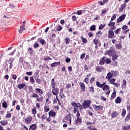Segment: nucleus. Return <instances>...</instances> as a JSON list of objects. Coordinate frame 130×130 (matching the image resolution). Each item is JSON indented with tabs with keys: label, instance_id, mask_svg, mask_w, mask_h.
Listing matches in <instances>:
<instances>
[{
	"label": "nucleus",
	"instance_id": "obj_1",
	"mask_svg": "<svg viewBox=\"0 0 130 130\" xmlns=\"http://www.w3.org/2000/svg\"><path fill=\"white\" fill-rule=\"evenodd\" d=\"M102 89L105 91V94L109 95L110 94V87L106 84V82L102 84Z\"/></svg>",
	"mask_w": 130,
	"mask_h": 130
},
{
	"label": "nucleus",
	"instance_id": "obj_2",
	"mask_svg": "<svg viewBox=\"0 0 130 130\" xmlns=\"http://www.w3.org/2000/svg\"><path fill=\"white\" fill-rule=\"evenodd\" d=\"M105 53L106 55H109V56H112L113 55V54H115V53H116V52L115 51V50H114V47L111 46L110 47V50H108L106 51Z\"/></svg>",
	"mask_w": 130,
	"mask_h": 130
},
{
	"label": "nucleus",
	"instance_id": "obj_3",
	"mask_svg": "<svg viewBox=\"0 0 130 130\" xmlns=\"http://www.w3.org/2000/svg\"><path fill=\"white\" fill-rule=\"evenodd\" d=\"M76 117L77 119L75 120V125H80V123H82V117H81V114L79 112H77Z\"/></svg>",
	"mask_w": 130,
	"mask_h": 130
},
{
	"label": "nucleus",
	"instance_id": "obj_4",
	"mask_svg": "<svg viewBox=\"0 0 130 130\" xmlns=\"http://www.w3.org/2000/svg\"><path fill=\"white\" fill-rule=\"evenodd\" d=\"M90 104H91V100H85L83 102L82 105L86 109L90 107Z\"/></svg>",
	"mask_w": 130,
	"mask_h": 130
},
{
	"label": "nucleus",
	"instance_id": "obj_5",
	"mask_svg": "<svg viewBox=\"0 0 130 130\" xmlns=\"http://www.w3.org/2000/svg\"><path fill=\"white\" fill-rule=\"evenodd\" d=\"M66 121H64L65 122H67V123H69L70 125L72 124V116H71V115L68 114L66 116Z\"/></svg>",
	"mask_w": 130,
	"mask_h": 130
},
{
	"label": "nucleus",
	"instance_id": "obj_6",
	"mask_svg": "<svg viewBox=\"0 0 130 130\" xmlns=\"http://www.w3.org/2000/svg\"><path fill=\"white\" fill-rule=\"evenodd\" d=\"M125 17H126L125 14L120 16L117 19V23H120V22L123 21L125 19Z\"/></svg>",
	"mask_w": 130,
	"mask_h": 130
},
{
	"label": "nucleus",
	"instance_id": "obj_7",
	"mask_svg": "<svg viewBox=\"0 0 130 130\" xmlns=\"http://www.w3.org/2000/svg\"><path fill=\"white\" fill-rule=\"evenodd\" d=\"M126 7V4L123 3L121 5L120 8H119V13H122L123 12V10L125 9Z\"/></svg>",
	"mask_w": 130,
	"mask_h": 130
},
{
	"label": "nucleus",
	"instance_id": "obj_8",
	"mask_svg": "<svg viewBox=\"0 0 130 130\" xmlns=\"http://www.w3.org/2000/svg\"><path fill=\"white\" fill-rule=\"evenodd\" d=\"M59 92V89L57 87H54V88H53L52 90V93L53 95H57Z\"/></svg>",
	"mask_w": 130,
	"mask_h": 130
},
{
	"label": "nucleus",
	"instance_id": "obj_9",
	"mask_svg": "<svg viewBox=\"0 0 130 130\" xmlns=\"http://www.w3.org/2000/svg\"><path fill=\"white\" fill-rule=\"evenodd\" d=\"M93 109L95 111H97L98 110H100V109H103V106L100 105V106H97L96 105H93Z\"/></svg>",
	"mask_w": 130,
	"mask_h": 130
},
{
	"label": "nucleus",
	"instance_id": "obj_10",
	"mask_svg": "<svg viewBox=\"0 0 130 130\" xmlns=\"http://www.w3.org/2000/svg\"><path fill=\"white\" fill-rule=\"evenodd\" d=\"M108 34V38H109L110 39H112V38H113V36H114V32H113V30H109Z\"/></svg>",
	"mask_w": 130,
	"mask_h": 130
},
{
	"label": "nucleus",
	"instance_id": "obj_11",
	"mask_svg": "<svg viewBox=\"0 0 130 130\" xmlns=\"http://www.w3.org/2000/svg\"><path fill=\"white\" fill-rule=\"evenodd\" d=\"M80 88L81 92H85L86 90V87H85V84L84 83L80 82Z\"/></svg>",
	"mask_w": 130,
	"mask_h": 130
},
{
	"label": "nucleus",
	"instance_id": "obj_12",
	"mask_svg": "<svg viewBox=\"0 0 130 130\" xmlns=\"http://www.w3.org/2000/svg\"><path fill=\"white\" fill-rule=\"evenodd\" d=\"M106 57L104 56L103 57L101 58L100 60V66H103L104 63H105V58Z\"/></svg>",
	"mask_w": 130,
	"mask_h": 130
},
{
	"label": "nucleus",
	"instance_id": "obj_13",
	"mask_svg": "<svg viewBox=\"0 0 130 130\" xmlns=\"http://www.w3.org/2000/svg\"><path fill=\"white\" fill-rule=\"evenodd\" d=\"M57 66H60V62H54L51 64V67L52 68H55V67H57Z\"/></svg>",
	"mask_w": 130,
	"mask_h": 130
},
{
	"label": "nucleus",
	"instance_id": "obj_14",
	"mask_svg": "<svg viewBox=\"0 0 130 130\" xmlns=\"http://www.w3.org/2000/svg\"><path fill=\"white\" fill-rule=\"evenodd\" d=\"M24 120L27 124H29V123H31V121H32V117H28L27 118H25Z\"/></svg>",
	"mask_w": 130,
	"mask_h": 130
},
{
	"label": "nucleus",
	"instance_id": "obj_15",
	"mask_svg": "<svg viewBox=\"0 0 130 130\" xmlns=\"http://www.w3.org/2000/svg\"><path fill=\"white\" fill-rule=\"evenodd\" d=\"M113 77V74H112L111 72H109L106 76V79H107L108 81H109V80H110V79H111V78H112Z\"/></svg>",
	"mask_w": 130,
	"mask_h": 130
},
{
	"label": "nucleus",
	"instance_id": "obj_16",
	"mask_svg": "<svg viewBox=\"0 0 130 130\" xmlns=\"http://www.w3.org/2000/svg\"><path fill=\"white\" fill-rule=\"evenodd\" d=\"M49 115L50 116H51L52 117H54L55 115H56V113H55V112L53 111V110H51L49 112Z\"/></svg>",
	"mask_w": 130,
	"mask_h": 130
},
{
	"label": "nucleus",
	"instance_id": "obj_17",
	"mask_svg": "<svg viewBox=\"0 0 130 130\" xmlns=\"http://www.w3.org/2000/svg\"><path fill=\"white\" fill-rule=\"evenodd\" d=\"M38 42L41 43L42 45H44V44H45V40H44L43 39L38 38Z\"/></svg>",
	"mask_w": 130,
	"mask_h": 130
},
{
	"label": "nucleus",
	"instance_id": "obj_18",
	"mask_svg": "<svg viewBox=\"0 0 130 130\" xmlns=\"http://www.w3.org/2000/svg\"><path fill=\"white\" fill-rule=\"evenodd\" d=\"M51 85L52 88H53V89L55 88V86L56 85V83H55V82H54V78H53L51 80Z\"/></svg>",
	"mask_w": 130,
	"mask_h": 130
},
{
	"label": "nucleus",
	"instance_id": "obj_19",
	"mask_svg": "<svg viewBox=\"0 0 130 130\" xmlns=\"http://www.w3.org/2000/svg\"><path fill=\"white\" fill-rule=\"evenodd\" d=\"M36 127H37V125L36 124H32L29 126V130H36Z\"/></svg>",
	"mask_w": 130,
	"mask_h": 130
},
{
	"label": "nucleus",
	"instance_id": "obj_20",
	"mask_svg": "<svg viewBox=\"0 0 130 130\" xmlns=\"http://www.w3.org/2000/svg\"><path fill=\"white\" fill-rule=\"evenodd\" d=\"M118 115V113L116 111H114V112H113L111 114V117L112 118H115L116 117V116H117Z\"/></svg>",
	"mask_w": 130,
	"mask_h": 130
},
{
	"label": "nucleus",
	"instance_id": "obj_21",
	"mask_svg": "<svg viewBox=\"0 0 130 130\" xmlns=\"http://www.w3.org/2000/svg\"><path fill=\"white\" fill-rule=\"evenodd\" d=\"M126 88V80H123L122 84V89H125Z\"/></svg>",
	"mask_w": 130,
	"mask_h": 130
},
{
	"label": "nucleus",
	"instance_id": "obj_22",
	"mask_svg": "<svg viewBox=\"0 0 130 130\" xmlns=\"http://www.w3.org/2000/svg\"><path fill=\"white\" fill-rule=\"evenodd\" d=\"M25 86H26V84L25 83H22V84H20L17 86V88L18 89H20V90H21V89H23V88H24Z\"/></svg>",
	"mask_w": 130,
	"mask_h": 130
},
{
	"label": "nucleus",
	"instance_id": "obj_23",
	"mask_svg": "<svg viewBox=\"0 0 130 130\" xmlns=\"http://www.w3.org/2000/svg\"><path fill=\"white\" fill-rule=\"evenodd\" d=\"M120 102H121V98L120 96L117 97L115 99V103L118 104L119 103H120Z\"/></svg>",
	"mask_w": 130,
	"mask_h": 130
},
{
	"label": "nucleus",
	"instance_id": "obj_24",
	"mask_svg": "<svg viewBox=\"0 0 130 130\" xmlns=\"http://www.w3.org/2000/svg\"><path fill=\"white\" fill-rule=\"evenodd\" d=\"M115 97H116V92L114 90L111 96V100H113Z\"/></svg>",
	"mask_w": 130,
	"mask_h": 130
},
{
	"label": "nucleus",
	"instance_id": "obj_25",
	"mask_svg": "<svg viewBox=\"0 0 130 130\" xmlns=\"http://www.w3.org/2000/svg\"><path fill=\"white\" fill-rule=\"evenodd\" d=\"M87 11L86 10H79L76 12L77 15H82L83 13H86Z\"/></svg>",
	"mask_w": 130,
	"mask_h": 130
},
{
	"label": "nucleus",
	"instance_id": "obj_26",
	"mask_svg": "<svg viewBox=\"0 0 130 130\" xmlns=\"http://www.w3.org/2000/svg\"><path fill=\"white\" fill-rule=\"evenodd\" d=\"M112 56V60L113 61H115L116 59H117V57H118V55L114 54Z\"/></svg>",
	"mask_w": 130,
	"mask_h": 130
},
{
	"label": "nucleus",
	"instance_id": "obj_27",
	"mask_svg": "<svg viewBox=\"0 0 130 130\" xmlns=\"http://www.w3.org/2000/svg\"><path fill=\"white\" fill-rule=\"evenodd\" d=\"M8 61L9 64H13V63L15 61V58L13 57L10 58Z\"/></svg>",
	"mask_w": 130,
	"mask_h": 130
},
{
	"label": "nucleus",
	"instance_id": "obj_28",
	"mask_svg": "<svg viewBox=\"0 0 130 130\" xmlns=\"http://www.w3.org/2000/svg\"><path fill=\"white\" fill-rule=\"evenodd\" d=\"M103 69H104V68H103L102 67L98 66L96 68V72H102V71H103Z\"/></svg>",
	"mask_w": 130,
	"mask_h": 130
},
{
	"label": "nucleus",
	"instance_id": "obj_29",
	"mask_svg": "<svg viewBox=\"0 0 130 130\" xmlns=\"http://www.w3.org/2000/svg\"><path fill=\"white\" fill-rule=\"evenodd\" d=\"M122 130H130V125H125L122 127Z\"/></svg>",
	"mask_w": 130,
	"mask_h": 130
},
{
	"label": "nucleus",
	"instance_id": "obj_30",
	"mask_svg": "<svg viewBox=\"0 0 130 130\" xmlns=\"http://www.w3.org/2000/svg\"><path fill=\"white\" fill-rule=\"evenodd\" d=\"M36 93H39V94H43V91L40 88H36Z\"/></svg>",
	"mask_w": 130,
	"mask_h": 130
},
{
	"label": "nucleus",
	"instance_id": "obj_31",
	"mask_svg": "<svg viewBox=\"0 0 130 130\" xmlns=\"http://www.w3.org/2000/svg\"><path fill=\"white\" fill-rule=\"evenodd\" d=\"M111 73L113 75V76H114V77H116L118 75V73L116 71H115L114 70H112Z\"/></svg>",
	"mask_w": 130,
	"mask_h": 130
},
{
	"label": "nucleus",
	"instance_id": "obj_32",
	"mask_svg": "<svg viewBox=\"0 0 130 130\" xmlns=\"http://www.w3.org/2000/svg\"><path fill=\"white\" fill-rule=\"evenodd\" d=\"M0 123L3 125H7L8 122L7 120H2L0 121Z\"/></svg>",
	"mask_w": 130,
	"mask_h": 130
},
{
	"label": "nucleus",
	"instance_id": "obj_33",
	"mask_svg": "<svg viewBox=\"0 0 130 130\" xmlns=\"http://www.w3.org/2000/svg\"><path fill=\"white\" fill-rule=\"evenodd\" d=\"M81 39L82 40L83 43H87V42H88V41L87 40V39L84 38L83 36H81Z\"/></svg>",
	"mask_w": 130,
	"mask_h": 130
},
{
	"label": "nucleus",
	"instance_id": "obj_34",
	"mask_svg": "<svg viewBox=\"0 0 130 130\" xmlns=\"http://www.w3.org/2000/svg\"><path fill=\"white\" fill-rule=\"evenodd\" d=\"M50 109H49V107L46 106L44 107V112H48V111H49Z\"/></svg>",
	"mask_w": 130,
	"mask_h": 130
},
{
	"label": "nucleus",
	"instance_id": "obj_35",
	"mask_svg": "<svg viewBox=\"0 0 130 130\" xmlns=\"http://www.w3.org/2000/svg\"><path fill=\"white\" fill-rule=\"evenodd\" d=\"M105 63L107 64H109L110 63H111V59L107 58L106 59H105Z\"/></svg>",
	"mask_w": 130,
	"mask_h": 130
},
{
	"label": "nucleus",
	"instance_id": "obj_36",
	"mask_svg": "<svg viewBox=\"0 0 130 130\" xmlns=\"http://www.w3.org/2000/svg\"><path fill=\"white\" fill-rule=\"evenodd\" d=\"M27 52L29 54H32L33 53V48H29L27 49Z\"/></svg>",
	"mask_w": 130,
	"mask_h": 130
},
{
	"label": "nucleus",
	"instance_id": "obj_37",
	"mask_svg": "<svg viewBox=\"0 0 130 130\" xmlns=\"http://www.w3.org/2000/svg\"><path fill=\"white\" fill-rule=\"evenodd\" d=\"M25 30V26L24 25H22L20 26V29L19 30V33H22L23 31Z\"/></svg>",
	"mask_w": 130,
	"mask_h": 130
},
{
	"label": "nucleus",
	"instance_id": "obj_38",
	"mask_svg": "<svg viewBox=\"0 0 130 130\" xmlns=\"http://www.w3.org/2000/svg\"><path fill=\"white\" fill-rule=\"evenodd\" d=\"M88 90L89 92H91V93H94V92H95V91L94 90V86L89 87Z\"/></svg>",
	"mask_w": 130,
	"mask_h": 130
},
{
	"label": "nucleus",
	"instance_id": "obj_39",
	"mask_svg": "<svg viewBox=\"0 0 130 130\" xmlns=\"http://www.w3.org/2000/svg\"><path fill=\"white\" fill-rule=\"evenodd\" d=\"M116 48L117 49H120L121 47H122V46L121 45V44H115Z\"/></svg>",
	"mask_w": 130,
	"mask_h": 130
},
{
	"label": "nucleus",
	"instance_id": "obj_40",
	"mask_svg": "<svg viewBox=\"0 0 130 130\" xmlns=\"http://www.w3.org/2000/svg\"><path fill=\"white\" fill-rule=\"evenodd\" d=\"M90 31H95L96 30V25H92L90 27Z\"/></svg>",
	"mask_w": 130,
	"mask_h": 130
},
{
	"label": "nucleus",
	"instance_id": "obj_41",
	"mask_svg": "<svg viewBox=\"0 0 130 130\" xmlns=\"http://www.w3.org/2000/svg\"><path fill=\"white\" fill-rule=\"evenodd\" d=\"M126 113V110H125L124 109H123L121 113V115L122 117H124V116H125Z\"/></svg>",
	"mask_w": 130,
	"mask_h": 130
},
{
	"label": "nucleus",
	"instance_id": "obj_42",
	"mask_svg": "<svg viewBox=\"0 0 130 130\" xmlns=\"http://www.w3.org/2000/svg\"><path fill=\"white\" fill-rule=\"evenodd\" d=\"M121 31V28H117L116 30L114 31L115 34H119V32Z\"/></svg>",
	"mask_w": 130,
	"mask_h": 130
},
{
	"label": "nucleus",
	"instance_id": "obj_43",
	"mask_svg": "<svg viewBox=\"0 0 130 130\" xmlns=\"http://www.w3.org/2000/svg\"><path fill=\"white\" fill-rule=\"evenodd\" d=\"M44 60L46 61H48V60H52V59L50 56H47L44 58Z\"/></svg>",
	"mask_w": 130,
	"mask_h": 130
},
{
	"label": "nucleus",
	"instance_id": "obj_44",
	"mask_svg": "<svg viewBox=\"0 0 130 130\" xmlns=\"http://www.w3.org/2000/svg\"><path fill=\"white\" fill-rule=\"evenodd\" d=\"M130 119V112L127 115L126 117L125 118V120L126 121H128Z\"/></svg>",
	"mask_w": 130,
	"mask_h": 130
},
{
	"label": "nucleus",
	"instance_id": "obj_45",
	"mask_svg": "<svg viewBox=\"0 0 130 130\" xmlns=\"http://www.w3.org/2000/svg\"><path fill=\"white\" fill-rule=\"evenodd\" d=\"M35 80H36V82L37 84H40V83L41 82V79H40V78H38V77H35Z\"/></svg>",
	"mask_w": 130,
	"mask_h": 130
},
{
	"label": "nucleus",
	"instance_id": "obj_46",
	"mask_svg": "<svg viewBox=\"0 0 130 130\" xmlns=\"http://www.w3.org/2000/svg\"><path fill=\"white\" fill-rule=\"evenodd\" d=\"M2 107H3V108H7V107H8L7 102L5 101L2 103Z\"/></svg>",
	"mask_w": 130,
	"mask_h": 130
},
{
	"label": "nucleus",
	"instance_id": "obj_47",
	"mask_svg": "<svg viewBox=\"0 0 130 130\" xmlns=\"http://www.w3.org/2000/svg\"><path fill=\"white\" fill-rule=\"evenodd\" d=\"M96 85L99 88H102V84H101L100 82L96 81Z\"/></svg>",
	"mask_w": 130,
	"mask_h": 130
},
{
	"label": "nucleus",
	"instance_id": "obj_48",
	"mask_svg": "<svg viewBox=\"0 0 130 130\" xmlns=\"http://www.w3.org/2000/svg\"><path fill=\"white\" fill-rule=\"evenodd\" d=\"M116 19V14H114L113 16H112L110 22H112V21H114Z\"/></svg>",
	"mask_w": 130,
	"mask_h": 130
},
{
	"label": "nucleus",
	"instance_id": "obj_49",
	"mask_svg": "<svg viewBox=\"0 0 130 130\" xmlns=\"http://www.w3.org/2000/svg\"><path fill=\"white\" fill-rule=\"evenodd\" d=\"M5 117L6 118H11V117H12V114H11L10 113H8V112H7V114L5 116Z\"/></svg>",
	"mask_w": 130,
	"mask_h": 130
},
{
	"label": "nucleus",
	"instance_id": "obj_50",
	"mask_svg": "<svg viewBox=\"0 0 130 130\" xmlns=\"http://www.w3.org/2000/svg\"><path fill=\"white\" fill-rule=\"evenodd\" d=\"M31 97L32 98H39V95H38V94H37V93H33L32 95H31Z\"/></svg>",
	"mask_w": 130,
	"mask_h": 130
},
{
	"label": "nucleus",
	"instance_id": "obj_51",
	"mask_svg": "<svg viewBox=\"0 0 130 130\" xmlns=\"http://www.w3.org/2000/svg\"><path fill=\"white\" fill-rule=\"evenodd\" d=\"M4 71L6 72L9 71V66H8V64H6V65H5Z\"/></svg>",
	"mask_w": 130,
	"mask_h": 130
},
{
	"label": "nucleus",
	"instance_id": "obj_52",
	"mask_svg": "<svg viewBox=\"0 0 130 130\" xmlns=\"http://www.w3.org/2000/svg\"><path fill=\"white\" fill-rule=\"evenodd\" d=\"M116 81V79L114 78H113L110 80V84H112V85H114Z\"/></svg>",
	"mask_w": 130,
	"mask_h": 130
},
{
	"label": "nucleus",
	"instance_id": "obj_53",
	"mask_svg": "<svg viewBox=\"0 0 130 130\" xmlns=\"http://www.w3.org/2000/svg\"><path fill=\"white\" fill-rule=\"evenodd\" d=\"M70 39L69 38H66L65 39V43L66 44H69L70 43Z\"/></svg>",
	"mask_w": 130,
	"mask_h": 130
},
{
	"label": "nucleus",
	"instance_id": "obj_54",
	"mask_svg": "<svg viewBox=\"0 0 130 130\" xmlns=\"http://www.w3.org/2000/svg\"><path fill=\"white\" fill-rule=\"evenodd\" d=\"M87 128L88 129H90V130H98V129H97L96 128H92V126L91 125H89L88 127H87Z\"/></svg>",
	"mask_w": 130,
	"mask_h": 130
},
{
	"label": "nucleus",
	"instance_id": "obj_55",
	"mask_svg": "<svg viewBox=\"0 0 130 130\" xmlns=\"http://www.w3.org/2000/svg\"><path fill=\"white\" fill-rule=\"evenodd\" d=\"M62 30V26L59 25L57 27V31H61Z\"/></svg>",
	"mask_w": 130,
	"mask_h": 130
},
{
	"label": "nucleus",
	"instance_id": "obj_56",
	"mask_svg": "<svg viewBox=\"0 0 130 130\" xmlns=\"http://www.w3.org/2000/svg\"><path fill=\"white\" fill-rule=\"evenodd\" d=\"M96 35H97V36H99V37H100L101 36V35H102V31L99 30V31L96 32Z\"/></svg>",
	"mask_w": 130,
	"mask_h": 130
},
{
	"label": "nucleus",
	"instance_id": "obj_57",
	"mask_svg": "<svg viewBox=\"0 0 130 130\" xmlns=\"http://www.w3.org/2000/svg\"><path fill=\"white\" fill-rule=\"evenodd\" d=\"M105 27V24H104V25L101 24L99 27V30H102V29H103Z\"/></svg>",
	"mask_w": 130,
	"mask_h": 130
},
{
	"label": "nucleus",
	"instance_id": "obj_58",
	"mask_svg": "<svg viewBox=\"0 0 130 130\" xmlns=\"http://www.w3.org/2000/svg\"><path fill=\"white\" fill-rule=\"evenodd\" d=\"M115 22H110V23H109L108 26L109 27H111V26H115Z\"/></svg>",
	"mask_w": 130,
	"mask_h": 130
},
{
	"label": "nucleus",
	"instance_id": "obj_59",
	"mask_svg": "<svg viewBox=\"0 0 130 130\" xmlns=\"http://www.w3.org/2000/svg\"><path fill=\"white\" fill-rule=\"evenodd\" d=\"M30 81L32 84H34V83H35V80H34V78H33V77H30Z\"/></svg>",
	"mask_w": 130,
	"mask_h": 130
},
{
	"label": "nucleus",
	"instance_id": "obj_60",
	"mask_svg": "<svg viewBox=\"0 0 130 130\" xmlns=\"http://www.w3.org/2000/svg\"><path fill=\"white\" fill-rule=\"evenodd\" d=\"M78 112H79V109L78 108L74 107V113H76V112H77V113H78Z\"/></svg>",
	"mask_w": 130,
	"mask_h": 130
},
{
	"label": "nucleus",
	"instance_id": "obj_61",
	"mask_svg": "<svg viewBox=\"0 0 130 130\" xmlns=\"http://www.w3.org/2000/svg\"><path fill=\"white\" fill-rule=\"evenodd\" d=\"M19 62L20 63H22V62H24V58L23 57H20L19 58Z\"/></svg>",
	"mask_w": 130,
	"mask_h": 130
},
{
	"label": "nucleus",
	"instance_id": "obj_62",
	"mask_svg": "<svg viewBox=\"0 0 130 130\" xmlns=\"http://www.w3.org/2000/svg\"><path fill=\"white\" fill-rule=\"evenodd\" d=\"M62 92H63V88H60L59 96L61 97V98H62V95H61V94H62Z\"/></svg>",
	"mask_w": 130,
	"mask_h": 130
},
{
	"label": "nucleus",
	"instance_id": "obj_63",
	"mask_svg": "<svg viewBox=\"0 0 130 130\" xmlns=\"http://www.w3.org/2000/svg\"><path fill=\"white\" fill-rule=\"evenodd\" d=\"M34 48H37V47H39V44L38 43L35 42L34 45Z\"/></svg>",
	"mask_w": 130,
	"mask_h": 130
},
{
	"label": "nucleus",
	"instance_id": "obj_64",
	"mask_svg": "<svg viewBox=\"0 0 130 130\" xmlns=\"http://www.w3.org/2000/svg\"><path fill=\"white\" fill-rule=\"evenodd\" d=\"M93 42L95 45H97V44H98V40L96 39H93Z\"/></svg>",
	"mask_w": 130,
	"mask_h": 130
}]
</instances>
